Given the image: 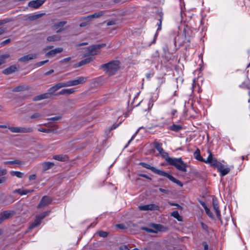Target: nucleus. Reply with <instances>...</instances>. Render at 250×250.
Instances as JSON below:
<instances>
[{
    "label": "nucleus",
    "instance_id": "nucleus-1",
    "mask_svg": "<svg viewBox=\"0 0 250 250\" xmlns=\"http://www.w3.org/2000/svg\"><path fill=\"white\" fill-rule=\"evenodd\" d=\"M160 154L169 165L174 166L179 170L183 172L187 171L186 167L187 166L181 158H170L169 157L168 154L165 152L164 150Z\"/></svg>",
    "mask_w": 250,
    "mask_h": 250
},
{
    "label": "nucleus",
    "instance_id": "nucleus-2",
    "mask_svg": "<svg viewBox=\"0 0 250 250\" xmlns=\"http://www.w3.org/2000/svg\"><path fill=\"white\" fill-rule=\"evenodd\" d=\"M120 67V62L118 60L111 61L108 63L100 65V68L103 69L105 74L109 76L115 74Z\"/></svg>",
    "mask_w": 250,
    "mask_h": 250
},
{
    "label": "nucleus",
    "instance_id": "nucleus-3",
    "mask_svg": "<svg viewBox=\"0 0 250 250\" xmlns=\"http://www.w3.org/2000/svg\"><path fill=\"white\" fill-rule=\"evenodd\" d=\"M106 46L105 43L94 44L88 47L86 49L88 52L84 54V56H94L100 53V49Z\"/></svg>",
    "mask_w": 250,
    "mask_h": 250
},
{
    "label": "nucleus",
    "instance_id": "nucleus-4",
    "mask_svg": "<svg viewBox=\"0 0 250 250\" xmlns=\"http://www.w3.org/2000/svg\"><path fill=\"white\" fill-rule=\"evenodd\" d=\"M87 81V78L84 77H79L78 79L71 80L66 82H62L63 87L77 85L83 84Z\"/></svg>",
    "mask_w": 250,
    "mask_h": 250
},
{
    "label": "nucleus",
    "instance_id": "nucleus-5",
    "mask_svg": "<svg viewBox=\"0 0 250 250\" xmlns=\"http://www.w3.org/2000/svg\"><path fill=\"white\" fill-rule=\"evenodd\" d=\"M150 226L151 227H152L155 230H154L152 229H150V228H148L146 227H141V229L143 230H145L146 232H150V233H157L158 231H164V229H164L165 227L162 225L151 223L150 224Z\"/></svg>",
    "mask_w": 250,
    "mask_h": 250
},
{
    "label": "nucleus",
    "instance_id": "nucleus-6",
    "mask_svg": "<svg viewBox=\"0 0 250 250\" xmlns=\"http://www.w3.org/2000/svg\"><path fill=\"white\" fill-rule=\"evenodd\" d=\"M208 151L209 153V155L207 160H205L204 163L209 164L211 166L216 167L217 168L219 167H220L222 166V163L218 162L215 158L213 157L210 150L208 149Z\"/></svg>",
    "mask_w": 250,
    "mask_h": 250
},
{
    "label": "nucleus",
    "instance_id": "nucleus-7",
    "mask_svg": "<svg viewBox=\"0 0 250 250\" xmlns=\"http://www.w3.org/2000/svg\"><path fill=\"white\" fill-rule=\"evenodd\" d=\"M62 87L63 86L62 83H59L49 88L47 92L49 98H51L53 96H59V94L58 92H57V91Z\"/></svg>",
    "mask_w": 250,
    "mask_h": 250
},
{
    "label": "nucleus",
    "instance_id": "nucleus-8",
    "mask_svg": "<svg viewBox=\"0 0 250 250\" xmlns=\"http://www.w3.org/2000/svg\"><path fill=\"white\" fill-rule=\"evenodd\" d=\"M16 214L14 210H6L0 212V224L5 220L10 219Z\"/></svg>",
    "mask_w": 250,
    "mask_h": 250
},
{
    "label": "nucleus",
    "instance_id": "nucleus-9",
    "mask_svg": "<svg viewBox=\"0 0 250 250\" xmlns=\"http://www.w3.org/2000/svg\"><path fill=\"white\" fill-rule=\"evenodd\" d=\"M13 133H30L33 131L32 127H7Z\"/></svg>",
    "mask_w": 250,
    "mask_h": 250
},
{
    "label": "nucleus",
    "instance_id": "nucleus-10",
    "mask_svg": "<svg viewBox=\"0 0 250 250\" xmlns=\"http://www.w3.org/2000/svg\"><path fill=\"white\" fill-rule=\"evenodd\" d=\"M139 165L142 166L143 167H144L146 168L151 170L152 171H153L155 173H156L158 175H159L160 176H162L164 172V171L158 169L153 167H151L149 164L144 163V162L140 163Z\"/></svg>",
    "mask_w": 250,
    "mask_h": 250
},
{
    "label": "nucleus",
    "instance_id": "nucleus-11",
    "mask_svg": "<svg viewBox=\"0 0 250 250\" xmlns=\"http://www.w3.org/2000/svg\"><path fill=\"white\" fill-rule=\"evenodd\" d=\"M52 198L48 196H44L41 199L39 204L38 205V208H41L42 207L46 206L52 202Z\"/></svg>",
    "mask_w": 250,
    "mask_h": 250
},
{
    "label": "nucleus",
    "instance_id": "nucleus-12",
    "mask_svg": "<svg viewBox=\"0 0 250 250\" xmlns=\"http://www.w3.org/2000/svg\"><path fill=\"white\" fill-rule=\"evenodd\" d=\"M140 210H158L159 207L154 204L140 206L138 207Z\"/></svg>",
    "mask_w": 250,
    "mask_h": 250
},
{
    "label": "nucleus",
    "instance_id": "nucleus-13",
    "mask_svg": "<svg viewBox=\"0 0 250 250\" xmlns=\"http://www.w3.org/2000/svg\"><path fill=\"white\" fill-rule=\"evenodd\" d=\"M212 206L218 219L221 221V215L219 209V205L217 198L214 196L212 198Z\"/></svg>",
    "mask_w": 250,
    "mask_h": 250
},
{
    "label": "nucleus",
    "instance_id": "nucleus-14",
    "mask_svg": "<svg viewBox=\"0 0 250 250\" xmlns=\"http://www.w3.org/2000/svg\"><path fill=\"white\" fill-rule=\"evenodd\" d=\"M45 1V0H33L29 1L28 6L34 9H38Z\"/></svg>",
    "mask_w": 250,
    "mask_h": 250
},
{
    "label": "nucleus",
    "instance_id": "nucleus-15",
    "mask_svg": "<svg viewBox=\"0 0 250 250\" xmlns=\"http://www.w3.org/2000/svg\"><path fill=\"white\" fill-rule=\"evenodd\" d=\"M38 57V55L36 53L30 54L24 56L18 59V61L22 62H25L30 60L36 59Z\"/></svg>",
    "mask_w": 250,
    "mask_h": 250
},
{
    "label": "nucleus",
    "instance_id": "nucleus-16",
    "mask_svg": "<svg viewBox=\"0 0 250 250\" xmlns=\"http://www.w3.org/2000/svg\"><path fill=\"white\" fill-rule=\"evenodd\" d=\"M162 176L167 178L171 181L173 182L174 183L177 184L178 185L180 186L181 187H182L183 186V184H182V183L181 181L175 179L173 176L169 174L168 173H167L165 171L164 172V173Z\"/></svg>",
    "mask_w": 250,
    "mask_h": 250
},
{
    "label": "nucleus",
    "instance_id": "nucleus-17",
    "mask_svg": "<svg viewBox=\"0 0 250 250\" xmlns=\"http://www.w3.org/2000/svg\"><path fill=\"white\" fill-rule=\"evenodd\" d=\"M91 19L88 18V16L86 17H82L80 19V21H81L80 24V27H84L90 24Z\"/></svg>",
    "mask_w": 250,
    "mask_h": 250
},
{
    "label": "nucleus",
    "instance_id": "nucleus-18",
    "mask_svg": "<svg viewBox=\"0 0 250 250\" xmlns=\"http://www.w3.org/2000/svg\"><path fill=\"white\" fill-rule=\"evenodd\" d=\"M18 67L16 65H13L4 69L2 73L5 75H9L18 70Z\"/></svg>",
    "mask_w": 250,
    "mask_h": 250
},
{
    "label": "nucleus",
    "instance_id": "nucleus-19",
    "mask_svg": "<svg viewBox=\"0 0 250 250\" xmlns=\"http://www.w3.org/2000/svg\"><path fill=\"white\" fill-rule=\"evenodd\" d=\"M30 86L27 85H20L15 87L13 90V92H21L28 90L30 89Z\"/></svg>",
    "mask_w": 250,
    "mask_h": 250
},
{
    "label": "nucleus",
    "instance_id": "nucleus-20",
    "mask_svg": "<svg viewBox=\"0 0 250 250\" xmlns=\"http://www.w3.org/2000/svg\"><path fill=\"white\" fill-rule=\"evenodd\" d=\"M34 190L24 189L23 188L16 189L13 191V193H18L21 195H25L29 193H31Z\"/></svg>",
    "mask_w": 250,
    "mask_h": 250
},
{
    "label": "nucleus",
    "instance_id": "nucleus-21",
    "mask_svg": "<svg viewBox=\"0 0 250 250\" xmlns=\"http://www.w3.org/2000/svg\"><path fill=\"white\" fill-rule=\"evenodd\" d=\"M49 97L47 94V93H45L43 94H42L37 96H35L33 98V101L34 102L38 101L44 99H49Z\"/></svg>",
    "mask_w": 250,
    "mask_h": 250
},
{
    "label": "nucleus",
    "instance_id": "nucleus-22",
    "mask_svg": "<svg viewBox=\"0 0 250 250\" xmlns=\"http://www.w3.org/2000/svg\"><path fill=\"white\" fill-rule=\"evenodd\" d=\"M217 169L220 172L221 176H224L230 171V168L229 167L224 168V166L222 164L221 167H218Z\"/></svg>",
    "mask_w": 250,
    "mask_h": 250
},
{
    "label": "nucleus",
    "instance_id": "nucleus-23",
    "mask_svg": "<svg viewBox=\"0 0 250 250\" xmlns=\"http://www.w3.org/2000/svg\"><path fill=\"white\" fill-rule=\"evenodd\" d=\"M45 15V13H40V14H38L29 16L27 17V19H25V21H27V20H29L30 21H35V20H36L41 18L43 16H44Z\"/></svg>",
    "mask_w": 250,
    "mask_h": 250
},
{
    "label": "nucleus",
    "instance_id": "nucleus-24",
    "mask_svg": "<svg viewBox=\"0 0 250 250\" xmlns=\"http://www.w3.org/2000/svg\"><path fill=\"white\" fill-rule=\"evenodd\" d=\"M75 92L73 89H63L58 92L59 95H69Z\"/></svg>",
    "mask_w": 250,
    "mask_h": 250
},
{
    "label": "nucleus",
    "instance_id": "nucleus-25",
    "mask_svg": "<svg viewBox=\"0 0 250 250\" xmlns=\"http://www.w3.org/2000/svg\"><path fill=\"white\" fill-rule=\"evenodd\" d=\"M105 13V12L104 11H100L98 12H96L92 15H88V18H90L91 20L94 18H99L102 16H103Z\"/></svg>",
    "mask_w": 250,
    "mask_h": 250
},
{
    "label": "nucleus",
    "instance_id": "nucleus-26",
    "mask_svg": "<svg viewBox=\"0 0 250 250\" xmlns=\"http://www.w3.org/2000/svg\"><path fill=\"white\" fill-rule=\"evenodd\" d=\"M93 60V58L92 57H88L87 58L84 60H82L80 61L77 66L80 67L83 65H84L85 64H86L91 62H92Z\"/></svg>",
    "mask_w": 250,
    "mask_h": 250
},
{
    "label": "nucleus",
    "instance_id": "nucleus-27",
    "mask_svg": "<svg viewBox=\"0 0 250 250\" xmlns=\"http://www.w3.org/2000/svg\"><path fill=\"white\" fill-rule=\"evenodd\" d=\"M53 158L62 162H65L68 160V157L66 155H56L53 156Z\"/></svg>",
    "mask_w": 250,
    "mask_h": 250
},
{
    "label": "nucleus",
    "instance_id": "nucleus-28",
    "mask_svg": "<svg viewBox=\"0 0 250 250\" xmlns=\"http://www.w3.org/2000/svg\"><path fill=\"white\" fill-rule=\"evenodd\" d=\"M54 166V164L52 162H44L42 164L43 171H45Z\"/></svg>",
    "mask_w": 250,
    "mask_h": 250
},
{
    "label": "nucleus",
    "instance_id": "nucleus-29",
    "mask_svg": "<svg viewBox=\"0 0 250 250\" xmlns=\"http://www.w3.org/2000/svg\"><path fill=\"white\" fill-rule=\"evenodd\" d=\"M194 156L197 160L200 162H205V159H203L202 157H201L200 155V151L198 148H197L194 152Z\"/></svg>",
    "mask_w": 250,
    "mask_h": 250
},
{
    "label": "nucleus",
    "instance_id": "nucleus-30",
    "mask_svg": "<svg viewBox=\"0 0 250 250\" xmlns=\"http://www.w3.org/2000/svg\"><path fill=\"white\" fill-rule=\"evenodd\" d=\"M41 220L39 217L37 216L35 221L30 226L29 229H31L34 228L39 226L41 223Z\"/></svg>",
    "mask_w": 250,
    "mask_h": 250
},
{
    "label": "nucleus",
    "instance_id": "nucleus-31",
    "mask_svg": "<svg viewBox=\"0 0 250 250\" xmlns=\"http://www.w3.org/2000/svg\"><path fill=\"white\" fill-rule=\"evenodd\" d=\"M60 36L57 35H54L48 37L46 40L48 42H56L60 41Z\"/></svg>",
    "mask_w": 250,
    "mask_h": 250
},
{
    "label": "nucleus",
    "instance_id": "nucleus-32",
    "mask_svg": "<svg viewBox=\"0 0 250 250\" xmlns=\"http://www.w3.org/2000/svg\"><path fill=\"white\" fill-rule=\"evenodd\" d=\"M182 128H183V127L181 125H175V124L172 125L169 127L170 130L175 131V132H179Z\"/></svg>",
    "mask_w": 250,
    "mask_h": 250
},
{
    "label": "nucleus",
    "instance_id": "nucleus-33",
    "mask_svg": "<svg viewBox=\"0 0 250 250\" xmlns=\"http://www.w3.org/2000/svg\"><path fill=\"white\" fill-rule=\"evenodd\" d=\"M171 215L176 218L179 221H182V217L179 214L178 211H174L171 212Z\"/></svg>",
    "mask_w": 250,
    "mask_h": 250
},
{
    "label": "nucleus",
    "instance_id": "nucleus-34",
    "mask_svg": "<svg viewBox=\"0 0 250 250\" xmlns=\"http://www.w3.org/2000/svg\"><path fill=\"white\" fill-rule=\"evenodd\" d=\"M154 146L155 148L159 151V153H161V152L164 150L163 148L162 147V144H160L158 142H154Z\"/></svg>",
    "mask_w": 250,
    "mask_h": 250
},
{
    "label": "nucleus",
    "instance_id": "nucleus-35",
    "mask_svg": "<svg viewBox=\"0 0 250 250\" xmlns=\"http://www.w3.org/2000/svg\"><path fill=\"white\" fill-rule=\"evenodd\" d=\"M22 163L21 161L19 160H15L14 161H6L4 162V164L5 165H21Z\"/></svg>",
    "mask_w": 250,
    "mask_h": 250
},
{
    "label": "nucleus",
    "instance_id": "nucleus-36",
    "mask_svg": "<svg viewBox=\"0 0 250 250\" xmlns=\"http://www.w3.org/2000/svg\"><path fill=\"white\" fill-rule=\"evenodd\" d=\"M10 174L12 176H16L18 178H22L23 175L24 173L20 171H12L10 172Z\"/></svg>",
    "mask_w": 250,
    "mask_h": 250
},
{
    "label": "nucleus",
    "instance_id": "nucleus-37",
    "mask_svg": "<svg viewBox=\"0 0 250 250\" xmlns=\"http://www.w3.org/2000/svg\"><path fill=\"white\" fill-rule=\"evenodd\" d=\"M67 23L66 21H62L57 23H56L54 24L53 27L55 29H58L60 27H63L64 25H65Z\"/></svg>",
    "mask_w": 250,
    "mask_h": 250
},
{
    "label": "nucleus",
    "instance_id": "nucleus-38",
    "mask_svg": "<svg viewBox=\"0 0 250 250\" xmlns=\"http://www.w3.org/2000/svg\"><path fill=\"white\" fill-rule=\"evenodd\" d=\"M10 57L9 54H4L0 56V66L5 62V60Z\"/></svg>",
    "mask_w": 250,
    "mask_h": 250
},
{
    "label": "nucleus",
    "instance_id": "nucleus-39",
    "mask_svg": "<svg viewBox=\"0 0 250 250\" xmlns=\"http://www.w3.org/2000/svg\"><path fill=\"white\" fill-rule=\"evenodd\" d=\"M98 233L100 237H102L103 238H105L107 236L109 232H106V231H104L103 230H100V231H98Z\"/></svg>",
    "mask_w": 250,
    "mask_h": 250
},
{
    "label": "nucleus",
    "instance_id": "nucleus-40",
    "mask_svg": "<svg viewBox=\"0 0 250 250\" xmlns=\"http://www.w3.org/2000/svg\"><path fill=\"white\" fill-rule=\"evenodd\" d=\"M48 61H49V60H45V61H41V62H37L35 64V67L41 66L44 65L46 62H48Z\"/></svg>",
    "mask_w": 250,
    "mask_h": 250
},
{
    "label": "nucleus",
    "instance_id": "nucleus-41",
    "mask_svg": "<svg viewBox=\"0 0 250 250\" xmlns=\"http://www.w3.org/2000/svg\"><path fill=\"white\" fill-rule=\"evenodd\" d=\"M206 213L211 218H213V215L212 213L210 211V209L207 207L205 209Z\"/></svg>",
    "mask_w": 250,
    "mask_h": 250
},
{
    "label": "nucleus",
    "instance_id": "nucleus-42",
    "mask_svg": "<svg viewBox=\"0 0 250 250\" xmlns=\"http://www.w3.org/2000/svg\"><path fill=\"white\" fill-rule=\"evenodd\" d=\"M38 130L39 131L45 132V133H50L53 131V130L51 129H47V128H39Z\"/></svg>",
    "mask_w": 250,
    "mask_h": 250
},
{
    "label": "nucleus",
    "instance_id": "nucleus-43",
    "mask_svg": "<svg viewBox=\"0 0 250 250\" xmlns=\"http://www.w3.org/2000/svg\"><path fill=\"white\" fill-rule=\"evenodd\" d=\"M42 115L39 113H35L30 116L31 119H37L41 117Z\"/></svg>",
    "mask_w": 250,
    "mask_h": 250
},
{
    "label": "nucleus",
    "instance_id": "nucleus-44",
    "mask_svg": "<svg viewBox=\"0 0 250 250\" xmlns=\"http://www.w3.org/2000/svg\"><path fill=\"white\" fill-rule=\"evenodd\" d=\"M45 55L48 57H53V56H54L55 55H56V54L55 53V51L53 49V50H51L50 51L48 52Z\"/></svg>",
    "mask_w": 250,
    "mask_h": 250
},
{
    "label": "nucleus",
    "instance_id": "nucleus-45",
    "mask_svg": "<svg viewBox=\"0 0 250 250\" xmlns=\"http://www.w3.org/2000/svg\"><path fill=\"white\" fill-rule=\"evenodd\" d=\"M7 173V170L0 167V177L6 175Z\"/></svg>",
    "mask_w": 250,
    "mask_h": 250
},
{
    "label": "nucleus",
    "instance_id": "nucleus-46",
    "mask_svg": "<svg viewBox=\"0 0 250 250\" xmlns=\"http://www.w3.org/2000/svg\"><path fill=\"white\" fill-rule=\"evenodd\" d=\"M61 119V116H56L50 118H48L47 120L49 121H57Z\"/></svg>",
    "mask_w": 250,
    "mask_h": 250
},
{
    "label": "nucleus",
    "instance_id": "nucleus-47",
    "mask_svg": "<svg viewBox=\"0 0 250 250\" xmlns=\"http://www.w3.org/2000/svg\"><path fill=\"white\" fill-rule=\"evenodd\" d=\"M11 42V39H7V40L2 42L0 43V45H1V46H4V45L9 43Z\"/></svg>",
    "mask_w": 250,
    "mask_h": 250
},
{
    "label": "nucleus",
    "instance_id": "nucleus-48",
    "mask_svg": "<svg viewBox=\"0 0 250 250\" xmlns=\"http://www.w3.org/2000/svg\"><path fill=\"white\" fill-rule=\"evenodd\" d=\"M168 203L171 206H176L178 209H182L183 208L178 204L172 203L171 202H168Z\"/></svg>",
    "mask_w": 250,
    "mask_h": 250
},
{
    "label": "nucleus",
    "instance_id": "nucleus-49",
    "mask_svg": "<svg viewBox=\"0 0 250 250\" xmlns=\"http://www.w3.org/2000/svg\"><path fill=\"white\" fill-rule=\"evenodd\" d=\"M54 50L55 51V53L56 55L57 53H61L63 51V49L61 47H58L55 48V49H54Z\"/></svg>",
    "mask_w": 250,
    "mask_h": 250
},
{
    "label": "nucleus",
    "instance_id": "nucleus-50",
    "mask_svg": "<svg viewBox=\"0 0 250 250\" xmlns=\"http://www.w3.org/2000/svg\"><path fill=\"white\" fill-rule=\"evenodd\" d=\"M71 57L66 58L65 59L62 60L60 61V62L61 63H64V62H68L69 61H70L71 60Z\"/></svg>",
    "mask_w": 250,
    "mask_h": 250
},
{
    "label": "nucleus",
    "instance_id": "nucleus-51",
    "mask_svg": "<svg viewBox=\"0 0 250 250\" xmlns=\"http://www.w3.org/2000/svg\"><path fill=\"white\" fill-rule=\"evenodd\" d=\"M116 227L120 229H125V226L123 224H119L116 225Z\"/></svg>",
    "mask_w": 250,
    "mask_h": 250
},
{
    "label": "nucleus",
    "instance_id": "nucleus-52",
    "mask_svg": "<svg viewBox=\"0 0 250 250\" xmlns=\"http://www.w3.org/2000/svg\"><path fill=\"white\" fill-rule=\"evenodd\" d=\"M138 175L140 177H142L146 178L150 181L152 180V179L150 177H148L147 175H146L145 174H138Z\"/></svg>",
    "mask_w": 250,
    "mask_h": 250
},
{
    "label": "nucleus",
    "instance_id": "nucleus-53",
    "mask_svg": "<svg viewBox=\"0 0 250 250\" xmlns=\"http://www.w3.org/2000/svg\"><path fill=\"white\" fill-rule=\"evenodd\" d=\"M37 176L36 174H32L29 176V179L30 181L34 180L36 179Z\"/></svg>",
    "mask_w": 250,
    "mask_h": 250
},
{
    "label": "nucleus",
    "instance_id": "nucleus-54",
    "mask_svg": "<svg viewBox=\"0 0 250 250\" xmlns=\"http://www.w3.org/2000/svg\"><path fill=\"white\" fill-rule=\"evenodd\" d=\"M159 190L163 193H164L165 194H168L169 192V191L168 190H166V189H163L162 188H160L159 189Z\"/></svg>",
    "mask_w": 250,
    "mask_h": 250
},
{
    "label": "nucleus",
    "instance_id": "nucleus-55",
    "mask_svg": "<svg viewBox=\"0 0 250 250\" xmlns=\"http://www.w3.org/2000/svg\"><path fill=\"white\" fill-rule=\"evenodd\" d=\"M202 244L204 246V250H208V246L207 243L206 242H203Z\"/></svg>",
    "mask_w": 250,
    "mask_h": 250
},
{
    "label": "nucleus",
    "instance_id": "nucleus-56",
    "mask_svg": "<svg viewBox=\"0 0 250 250\" xmlns=\"http://www.w3.org/2000/svg\"><path fill=\"white\" fill-rule=\"evenodd\" d=\"M7 178L5 177H2L0 178V184L4 183L6 181Z\"/></svg>",
    "mask_w": 250,
    "mask_h": 250
},
{
    "label": "nucleus",
    "instance_id": "nucleus-57",
    "mask_svg": "<svg viewBox=\"0 0 250 250\" xmlns=\"http://www.w3.org/2000/svg\"><path fill=\"white\" fill-rule=\"evenodd\" d=\"M199 202L201 204V205L202 206V207L204 208V209H205V208H207L206 204H205V203L204 201L200 200V201H199Z\"/></svg>",
    "mask_w": 250,
    "mask_h": 250
},
{
    "label": "nucleus",
    "instance_id": "nucleus-58",
    "mask_svg": "<svg viewBox=\"0 0 250 250\" xmlns=\"http://www.w3.org/2000/svg\"><path fill=\"white\" fill-rule=\"evenodd\" d=\"M8 21H9L6 20H0V26L3 24L7 23Z\"/></svg>",
    "mask_w": 250,
    "mask_h": 250
},
{
    "label": "nucleus",
    "instance_id": "nucleus-59",
    "mask_svg": "<svg viewBox=\"0 0 250 250\" xmlns=\"http://www.w3.org/2000/svg\"><path fill=\"white\" fill-rule=\"evenodd\" d=\"M53 72H54V70L51 69V70H50L49 71H47V72H45V73H44V75H46H46H50V74H51L53 73Z\"/></svg>",
    "mask_w": 250,
    "mask_h": 250
},
{
    "label": "nucleus",
    "instance_id": "nucleus-60",
    "mask_svg": "<svg viewBox=\"0 0 250 250\" xmlns=\"http://www.w3.org/2000/svg\"><path fill=\"white\" fill-rule=\"evenodd\" d=\"M5 29L3 27H0V35L5 32Z\"/></svg>",
    "mask_w": 250,
    "mask_h": 250
},
{
    "label": "nucleus",
    "instance_id": "nucleus-61",
    "mask_svg": "<svg viewBox=\"0 0 250 250\" xmlns=\"http://www.w3.org/2000/svg\"><path fill=\"white\" fill-rule=\"evenodd\" d=\"M159 23H158V30H160L161 29V24H162V18L160 19Z\"/></svg>",
    "mask_w": 250,
    "mask_h": 250
},
{
    "label": "nucleus",
    "instance_id": "nucleus-62",
    "mask_svg": "<svg viewBox=\"0 0 250 250\" xmlns=\"http://www.w3.org/2000/svg\"><path fill=\"white\" fill-rule=\"evenodd\" d=\"M87 44H88L87 42H83V43H79V44H77V46H81L86 45Z\"/></svg>",
    "mask_w": 250,
    "mask_h": 250
},
{
    "label": "nucleus",
    "instance_id": "nucleus-63",
    "mask_svg": "<svg viewBox=\"0 0 250 250\" xmlns=\"http://www.w3.org/2000/svg\"><path fill=\"white\" fill-rule=\"evenodd\" d=\"M38 216L39 217V218L41 219V220H42L44 218H45V216L44 215H43V214H42L40 215H38Z\"/></svg>",
    "mask_w": 250,
    "mask_h": 250
},
{
    "label": "nucleus",
    "instance_id": "nucleus-64",
    "mask_svg": "<svg viewBox=\"0 0 250 250\" xmlns=\"http://www.w3.org/2000/svg\"><path fill=\"white\" fill-rule=\"evenodd\" d=\"M114 24V22L113 21H109V22H107V25L108 26H109V25H113V24Z\"/></svg>",
    "mask_w": 250,
    "mask_h": 250
}]
</instances>
